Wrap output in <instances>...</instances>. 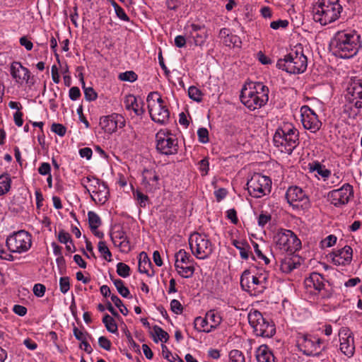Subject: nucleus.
Returning <instances> with one entry per match:
<instances>
[{"mask_svg": "<svg viewBox=\"0 0 362 362\" xmlns=\"http://www.w3.org/2000/svg\"><path fill=\"white\" fill-rule=\"evenodd\" d=\"M98 251L100 253L101 256L107 261H112V253L107 247L106 243L105 241L100 240L98 243Z\"/></svg>", "mask_w": 362, "mask_h": 362, "instance_id": "37998d69", "label": "nucleus"}, {"mask_svg": "<svg viewBox=\"0 0 362 362\" xmlns=\"http://www.w3.org/2000/svg\"><path fill=\"white\" fill-rule=\"evenodd\" d=\"M114 285L115 286L118 293L124 298H132L130 291L127 287L124 284V281L120 279H112Z\"/></svg>", "mask_w": 362, "mask_h": 362, "instance_id": "c9c22d12", "label": "nucleus"}, {"mask_svg": "<svg viewBox=\"0 0 362 362\" xmlns=\"http://www.w3.org/2000/svg\"><path fill=\"white\" fill-rule=\"evenodd\" d=\"M298 264L291 258L286 257L281 262V269L284 273H290L297 267Z\"/></svg>", "mask_w": 362, "mask_h": 362, "instance_id": "ea45409f", "label": "nucleus"}, {"mask_svg": "<svg viewBox=\"0 0 362 362\" xmlns=\"http://www.w3.org/2000/svg\"><path fill=\"white\" fill-rule=\"evenodd\" d=\"M127 235L123 230H119L114 233V234L111 236L112 240L115 245H117V243L123 240L124 238H127Z\"/></svg>", "mask_w": 362, "mask_h": 362, "instance_id": "e2e57ef3", "label": "nucleus"}, {"mask_svg": "<svg viewBox=\"0 0 362 362\" xmlns=\"http://www.w3.org/2000/svg\"><path fill=\"white\" fill-rule=\"evenodd\" d=\"M301 122L305 129L313 133L317 132L322 127V122L317 115L308 105H303L300 108Z\"/></svg>", "mask_w": 362, "mask_h": 362, "instance_id": "6ab92c4d", "label": "nucleus"}, {"mask_svg": "<svg viewBox=\"0 0 362 362\" xmlns=\"http://www.w3.org/2000/svg\"><path fill=\"white\" fill-rule=\"evenodd\" d=\"M70 286L69 277L62 276L59 279V289L62 293H66L70 289Z\"/></svg>", "mask_w": 362, "mask_h": 362, "instance_id": "603ef678", "label": "nucleus"}, {"mask_svg": "<svg viewBox=\"0 0 362 362\" xmlns=\"http://www.w3.org/2000/svg\"><path fill=\"white\" fill-rule=\"evenodd\" d=\"M88 223L90 230L98 229L102 221L100 216L94 211L88 212Z\"/></svg>", "mask_w": 362, "mask_h": 362, "instance_id": "58836bf2", "label": "nucleus"}, {"mask_svg": "<svg viewBox=\"0 0 362 362\" xmlns=\"http://www.w3.org/2000/svg\"><path fill=\"white\" fill-rule=\"evenodd\" d=\"M126 337H127V343H128L129 347L131 349H132L133 351H134L135 352H137V353L140 354L141 353V351H140V346L133 339V338H132V337L131 335V333L129 332H127V333H126Z\"/></svg>", "mask_w": 362, "mask_h": 362, "instance_id": "13d9d810", "label": "nucleus"}, {"mask_svg": "<svg viewBox=\"0 0 362 362\" xmlns=\"http://www.w3.org/2000/svg\"><path fill=\"white\" fill-rule=\"evenodd\" d=\"M189 245L192 254L199 259L209 258L214 250V245L205 233L191 234Z\"/></svg>", "mask_w": 362, "mask_h": 362, "instance_id": "423d86ee", "label": "nucleus"}, {"mask_svg": "<svg viewBox=\"0 0 362 362\" xmlns=\"http://www.w3.org/2000/svg\"><path fill=\"white\" fill-rule=\"evenodd\" d=\"M333 254V262L335 264L346 266L352 260L353 250L350 246L346 245Z\"/></svg>", "mask_w": 362, "mask_h": 362, "instance_id": "b1692460", "label": "nucleus"}, {"mask_svg": "<svg viewBox=\"0 0 362 362\" xmlns=\"http://www.w3.org/2000/svg\"><path fill=\"white\" fill-rule=\"evenodd\" d=\"M358 89H362V79L354 78L350 87L348 88L349 93L351 94V96L355 97V92Z\"/></svg>", "mask_w": 362, "mask_h": 362, "instance_id": "864d4df0", "label": "nucleus"}, {"mask_svg": "<svg viewBox=\"0 0 362 362\" xmlns=\"http://www.w3.org/2000/svg\"><path fill=\"white\" fill-rule=\"evenodd\" d=\"M342 11L339 0H318L313 6V20L326 25L339 19Z\"/></svg>", "mask_w": 362, "mask_h": 362, "instance_id": "7ed1b4c3", "label": "nucleus"}, {"mask_svg": "<svg viewBox=\"0 0 362 362\" xmlns=\"http://www.w3.org/2000/svg\"><path fill=\"white\" fill-rule=\"evenodd\" d=\"M197 136L199 141L202 144H206L209 142V131L206 128L201 127L197 130Z\"/></svg>", "mask_w": 362, "mask_h": 362, "instance_id": "5fc2aeb1", "label": "nucleus"}, {"mask_svg": "<svg viewBox=\"0 0 362 362\" xmlns=\"http://www.w3.org/2000/svg\"><path fill=\"white\" fill-rule=\"evenodd\" d=\"M278 249L284 252L293 254L301 248V242L291 230L281 228L274 237Z\"/></svg>", "mask_w": 362, "mask_h": 362, "instance_id": "6e6552de", "label": "nucleus"}, {"mask_svg": "<svg viewBox=\"0 0 362 362\" xmlns=\"http://www.w3.org/2000/svg\"><path fill=\"white\" fill-rule=\"evenodd\" d=\"M276 147L281 152L291 155L299 144V132L292 124L279 127L273 137Z\"/></svg>", "mask_w": 362, "mask_h": 362, "instance_id": "20e7f679", "label": "nucleus"}, {"mask_svg": "<svg viewBox=\"0 0 362 362\" xmlns=\"http://www.w3.org/2000/svg\"><path fill=\"white\" fill-rule=\"evenodd\" d=\"M250 325L257 336L271 338L276 333V327L273 321L263 315L257 310H251L247 315Z\"/></svg>", "mask_w": 362, "mask_h": 362, "instance_id": "39448f33", "label": "nucleus"}, {"mask_svg": "<svg viewBox=\"0 0 362 362\" xmlns=\"http://www.w3.org/2000/svg\"><path fill=\"white\" fill-rule=\"evenodd\" d=\"M11 183L12 180L9 174L4 173L0 175V197L10 191Z\"/></svg>", "mask_w": 362, "mask_h": 362, "instance_id": "2f4dec72", "label": "nucleus"}, {"mask_svg": "<svg viewBox=\"0 0 362 362\" xmlns=\"http://www.w3.org/2000/svg\"><path fill=\"white\" fill-rule=\"evenodd\" d=\"M156 149L164 155H175L178 152V141L175 135L167 129H160L156 134Z\"/></svg>", "mask_w": 362, "mask_h": 362, "instance_id": "9d476101", "label": "nucleus"}, {"mask_svg": "<svg viewBox=\"0 0 362 362\" xmlns=\"http://www.w3.org/2000/svg\"><path fill=\"white\" fill-rule=\"evenodd\" d=\"M354 195L353 187L349 183L344 184L341 188L334 189L328 193V199L334 206L339 207L346 204L351 197Z\"/></svg>", "mask_w": 362, "mask_h": 362, "instance_id": "f3484780", "label": "nucleus"}, {"mask_svg": "<svg viewBox=\"0 0 362 362\" xmlns=\"http://www.w3.org/2000/svg\"><path fill=\"white\" fill-rule=\"evenodd\" d=\"M33 293L37 297H42L45 295L46 287L42 284H35L33 286Z\"/></svg>", "mask_w": 362, "mask_h": 362, "instance_id": "69168bd1", "label": "nucleus"}, {"mask_svg": "<svg viewBox=\"0 0 362 362\" xmlns=\"http://www.w3.org/2000/svg\"><path fill=\"white\" fill-rule=\"evenodd\" d=\"M73 334L76 339L81 341V343L87 339V337H91V336L86 331L83 332L80 330L77 327L74 326Z\"/></svg>", "mask_w": 362, "mask_h": 362, "instance_id": "8fccbe9b", "label": "nucleus"}, {"mask_svg": "<svg viewBox=\"0 0 362 362\" xmlns=\"http://www.w3.org/2000/svg\"><path fill=\"white\" fill-rule=\"evenodd\" d=\"M337 237L334 235H329L322 240V246L329 247L335 245L337 242Z\"/></svg>", "mask_w": 362, "mask_h": 362, "instance_id": "774afa93", "label": "nucleus"}, {"mask_svg": "<svg viewBox=\"0 0 362 362\" xmlns=\"http://www.w3.org/2000/svg\"><path fill=\"white\" fill-rule=\"evenodd\" d=\"M285 197L288 203L293 209H308L310 208V202L308 196L298 186L288 187Z\"/></svg>", "mask_w": 362, "mask_h": 362, "instance_id": "4468645a", "label": "nucleus"}, {"mask_svg": "<svg viewBox=\"0 0 362 362\" xmlns=\"http://www.w3.org/2000/svg\"><path fill=\"white\" fill-rule=\"evenodd\" d=\"M86 179L90 185L88 187L85 186V188L90 195L91 199L97 204H105L110 194L106 182L95 177H87Z\"/></svg>", "mask_w": 362, "mask_h": 362, "instance_id": "9b49d317", "label": "nucleus"}, {"mask_svg": "<svg viewBox=\"0 0 362 362\" xmlns=\"http://www.w3.org/2000/svg\"><path fill=\"white\" fill-rule=\"evenodd\" d=\"M188 95L192 100L200 103L202 100V91L195 86H190L188 89Z\"/></svg>", "mask_w": 362, "mask_h": 362, "instance_id": "c03bdc74", "label": "nucleus"}, {"mask_svg": "<svg viewBox=\"0 0 362 362\" xmlns=\"http://www.w3.org/2000/svg\"><path fill=\"white\" fill-rule=\"evenodd\" d=\"M247 188L251 196L255 198H260L270 193L272 180L267 176L255 173L247 181Z\"/></svg>", "mask_w": 362, "mask_h": 362, "instance_id": "f8f14e48", "label": "nucleus"}, {"mask_svg": "<svg viewBox=\"0 0 362 362\" xmlns=\"http://www.w3.org/2000/svg\"><path fill=\"white\" fill-rule=\"evenodd\" d=\"M84 92V96L88 101H94L98 98V94L92 87H86L84 85V88H82Z\"/></svg>", "mask_w": 362, "mask_h": 362, "instance_id": "09e8293b", "label": "nucleus"}, {"mask_svg": "<svg viewBox=\"0 0 362 362\" xmlns=\"http://www.w3.org/2000/svg\"><path fill=\"white\" fill-rule=\"evenodd\" d=\"M153 329L154 332L153 341L156 343H157L158 340L162 342H167L169 339V335L165 331L158 325H154Z\"/></svg>", "mask_w": 362, "mask_h": 362, "instance_id": "e433bc0d", "label": "nucleus"}, {"mask_svg": "<svg viewBox=\"0 0 362 362\" xmlns=\"http://www.w3.org/2000/svg\"><path fill=\"white\" fill-rule=\"evenodd\" d=\"M118 78L122 81L134 82L137 80L138 76L133 71H127L125 72L120 73L118 76Z\"/></svg>", "mask_w": 362, "mask_h": 362, "instance_id": "a18cd8bd", "label": "nucleus"}, {"mask_svg": "<svg viewBox=\"0 0 362 362\" xmlns=\"http://www.w3.org/2000/svg\"><path fill=\"white\" fill-rule=\"evenodd\" d=\"M240 98L241 103L250 111L261 108L265 105L264 98H259L247 83L242 88Z\"/></svg>", "mask_w": 362, "mask_h": 362, "instance_id": "a211bd4d", "label": "nucleus"}, {"mask_svg": "<svg viewBox=\"0 0 362 362\" xmlns=\"http://www.w3.org/2000/svg\"><path fill=\"white\" fill-rule=\"evenodd\" d=\"M252 246L254 247L255 252L257 257H258V259L264 260V263L266 264H268L269 263V262H270L269 259L268 257H267L262 253V252L260 250V249L259 247V245L256 242L252 241Z\"/></svg>", "mask_w": 362, "mask_h": 362, "instance_id": "052dcab7", "label": "nucleus"}, {"mask_svg": "<svg viewBox=\"0 0 362 362\" xmlns=\"http://www.w3.org/2000/svg\"><path fill=\"white\" fill-rule=\"evenodd\" d=\"M151 266V262L150 261V259L148 258L147 254L145 252H141L139 255V266L138 269L140 273H146L148 276L150 274H148V267H150Z\"/></svg>", "mask_w": 362, "mask_h": 362, "instance_id": "72a5a7b5", "label": "nucleus"}, {"mask_svg": "<svg viewBox=\"0 0 362 362\" xmlns=\"http://www.w3.org/2000/svg\"><path fill=\"white\" fill-rule=\"evenodd\" d=\"M100 126L106 133L112 134L117 129L125 126V119L121 115L112 114L102 117L100 119Z\"/></svg>", "mask_w": 362, "mask_h": 362, "instance_id": "412c9836", "label": "nucleus"}, {"mask_svg": "<svg viewBox=\"0 0 362 362\" xmlns=\"http://www.w3.org/2000/svg\"><path fill=\"white\" fill-rule=\"evenodd\" d=\"M309 169L310 172H316L324 181L331 175V171L326 168L325 165H322L320 162L316 161L312 164H309Z\"/></svg>", "mask_w": 362, "mask_h": 362, "instance_id": "c756f323", "label": "nucleus"}, {"mask_svg": "<svg viewBox=\"0 0 362 362\" xmlns=\"http://www.w3.org/2000/svg\"><path fill=\"white\" fill-rule=\"evenodd\" d=\"M194 328L199 332H204L205 329H209V322L206 320V317H197L194 322Z\"/></svg>", "mask_w": 362, "mask_h": 362, "instance_id": "79ce46f5", "label": "nucleus"}, {"mask_svg": "<svg viewBox=\"0 0 362 362\" xmlns=\"http://www.w3.org/2000/svg\"><path fill=\"white\" fill-rule=\"evenodd\" d=\"M300 351L306 356H319L327 349V343L316 335L299 334L297 339Z\"/></svg>", "mask_w": 362, "mask_h": 362, "instance_id": "0eeeda50", "label": "nucleus"}, {"mask_svg": "<svg viewBox=\"0 0 362 362\" xmlns=\"http://www.w3.org/2000/svg\"><path fill=\"white\" fill-rule=\"evenodd\" d=\"M199 170L202 173V175L208 174L209 170V162L208 158H204L199 162Z\"/></svg>", "mask_w": 362, "mask_h": 362, "instance_id": "bf43d9fd", "label": "nucleus"}, {"mask_svg": "<svg viewBox=\"0 0 362 362\" xmlns=\"http://www.w3.org/2000/svg\"><path fill=\"white\" fill-rule=\"evenodd\" d=\"M124 104L127 110H132L136 115H141L144 112L143 105L139 107L136 97L133 95H127Z\"/></svg>", "mask_w": 362, "mask_h": 362, "instance_id": "cd10ccee", "label": "nucleus"}, {"mask_svg": "<svg viewBox=\"0 0 362 362\" xmlns=\"http://www.w3.org/2000/svg\"><path fill=\"white\" fill-rule=\"evenodd\" d=\"M175 267L177 273L183 278H190L194 273V264H175Z\"/></svg>", "mask_w": 362, "mask_h": 362, "instance_id": "473e14b6", "label": "nucleus"}, {"mask_svg": "<svg viewBox=\"0 0 362 362\" xmlns=\"http://www.w3.org/2000/svg\"><path fill=\"white\" fill-rule=\"evenodd\" d=\"M272 219L270 214L266 211H262L257 218L258 226L264 228Z\"/></svg>", "mask_w": 362, "mask_h": 362, "instance_id": "3c124183", "label": "nucleus"}, {"mask_svg": "<svg viewBox=\"0 0 362 362\" xmlns=\"http://www.w3.org/2000/svg\"><path fill=\"white\" fill-rule=\"evenodd\" d=\"M57 239L62 244L72 243L71 235L63 229L59 231Z\"/></svg>", "mask_w": 362, "mask_h": 362, "instance_id": "6e6d98bb", "label": "nucleus"}, {"mask_svg": "<svg viewBox=\"0 0 362 362\" xmlns=\"http://www.w3.org/2000/svg\"><path fill=\"white\" fill-rule=\"evenodd\" d=\"M206 320L209 322V328L205 329L204 332L209 333L216 329L222 322V317L215 310H211L206 313Z\"/></svg>", "mask_w": 362, "mask_h": 362, "instance_id": "bb28decb", "label": "nucleus"}, {"mask_svg": "<svg viewBox=\"0 0 362 362\" xmlns=\"http://www.w3.org/2000/svg\"><path fill=\"white\" fill-rule=\"evenodd\" d=\"M258 362H274V356L267 345L260 346L256 353Z\"/></svg>", "mask_w": 362, "mask_h": 362, "instance_id": "c85d7f7f", "label": "nucleus"}, {"mask_svg": "<svg viewBox=\"0 0 362 362\" xmlns=\"http://www.w3.org/2000/svg\"><path fill=\"white\" fill-rule=\"evenodd\" d=\"M250 271L248 269L245 270L240 277V286L243 290L252 293V287H251V276H250Z\"/></svg>", "mask_w": 362, "mask_h": 362, "instance_id": "f704fd0d", "label": "nucleus"}, {"mask_svg": "<svg viewBox=\"0 0 362 362\" xmlns=\"http://www.w3.org/2000/svg\"><path fill=\"white\" fill-rule=\"evenodd\" d=\"M230 362H245L243 353L238 349H233L229 353Z\"/></svg>", "mask_w": 362, "mask_h": 362, "instance_id": "49530a36", "label": "nucleus"}, {"mask_svg": "<svg viewBox=\"0 0 362 362\" xmlns=\"http://www.w3.org/2000/svg\"><path fill=\"white\" fill-rule=\"evenodd\" d=\"M269 285L268 272H258L251 276L252 295H259L262 293Z\"/></svg>", "mask_w": 362, "mask_h": 362, "instance_id": "5701e85b", "label": "nucleus"}, {"mask_svg": "<svg viewBox=\"0 0 362 362\" xmlns=\"http://www.w3.org/2000/svg\"><path fill=\"white\" fill-rule=\"evenodd\" d=\"M175 257V264L178 263V264H190L194 263L192 256L183 249H181L177 252H176Z\"/></svg>", "mask_w": 362, "mask_h": 362, "instance_id": "7c9ffc66", "label": "nucleus"}, {"mask_svg": "<svg viewBox=\"0 0 362 362\" xmlns=\"http://www.w3.org/2000/svg\"><path fill=\"white\" fill-rule=\"evenodd\" d=\"M246 83L259 98H264V103L266 105L269 100V88L262 82L250 81Z\"/></svg>", "mask_w": 362, "mask_h": 362, "instance_id": "a878e982", "label": "nucleus"}, {"mask_svg": "<svg viewBox=\"0 0 362 362\" xmlns=\"http://www.w3.org/2000/svg\"><path fill=\"white\" fill-rule=\"evenodd\" d=\"M38 173L42 175H48L51 174V166L48 163H42L38 168Z\"/></svg>", "mask_w": 362, "mask_h": 362, "instance_id": "338daca9", "label": "nucleus"}, {"mask_svg": "<svg viewBox=\"0 0 362 362\" xmlns=\"http://www.w3.org/2000/svg\"><path fill=\"white\" fill-rule=\"evenodd\" d=\"M208 37V31L204 25L192 24L191 30L187 35L189 43L193 42L196 46H202Z\"/></svg>", "mask_w": 362, "mask_h": 362, "instance_id": "4be33fe9", "label": "nucleus"}, {"mask_svg": "<svg viewBox=\"0 0 362 362\" xmlns=\"http://www.w3.org/2000/svg\"><path fill=\"white\" fill-rule=\"evenodd\" d=\"M98 344L101 348L106 351H110L111 349L112 343L105 337L101 336L98 338Z\"/></svg>", "mask_w": 362, "mask_h": 362, "instance_id": "0e129e2a", "label": "nucleus"}, {"mask_svg": "<svg viewBox=\"0 0 362 362\" xmlns=\"http://www.w3.org/2000/svg\"><path fill=\"white\" fill-rule=\"evenodd\" d=\"M360 35L355 31L341 30L332 37L329 47L333 54L341 59H349L357 54L361 45Z\"/></svg>", "mask_w": 362, "mask_h": 362, "instance_id": "f257e3e1", "label": "nucleus"}, {"mask_svg": "<svg viewBox=\"0 0 362 362\" xmlns=\"http://www.w3.org/2000/svg\"><path fill=\"white\" fill-rule=\"evenodd\" d=\"M308 66L307 57L301 44H298L284 57L278 59L276 67L291 74L303 73Z\"/></svg>", "mask_w": 362, "mask_h": 362, "instance_id": "f03ea898", "label": "nucleus"}, {"mask_svg": "<svg viewBox=\"0 0 362 362\" xmlns=\"http://www.w3.org/2000/svg\"><path fill=\"white\" fill-rule=\"evenodd\" d=\"M159 176L155 171L145 170L144 172L142 184L144 185L147 192H151L153 189H158V181Z\"/></svg>", "mask_w": 362, "mask_h": 362, "instance_id": "393cba45", "label": "nucleus"}, {"mask_svg": "<svg viewBox=\"0 0 362 362\" xmlns=\"http://www.w3.org/2000/svg\"><path fill=\"white\" fill-rule=\"evenodd\" d=\"M10 73L15 81L18 85L26 83L29 87L34 85L33 77L31 76L30 70L23 66L19 62H13L11 64Z\"/></svg>", "mask_w": 362, "mask_h": 362, "instance_id": "2eb2a0df", "label": "nucleus"}, {"mask_svg": "<svg viewBox=\"0 0 362 362\" xmlns=\"http://www.w3.org/2000/svg\"><path fill=\"white\" fill-rule=\"evenodd\" d=\"M170 310L174 313L179 315L182 313L183 307L179 300L173 299L170 302Z\"/></svg>", "mask_w": 362, "mask_h": 362, "instance_id": "680f3d73", "label": "nucleus"}, {"mask_svg": "<svg viewBox=\"0 0 362 362\" xmlns=\"http://www.w3.org/2000/svg\"><path fill=\"white\" fill-rule=\"evenodd\" d=\"M103 322L108 332L113 334L117 332V325L113 317H112L110 315L105 314L103 317Z\"/></svg>", "mask_w": 362, "mask_h": 362, "instance_id": "4c0bfd02", "label": "nucleus"}, {"mask_svg": "<svg viewBox=\"0 0 362 362\" xmlns=\"http://www.w3.org/2000/svg\"><path fill=\"white\" fill-rule=\"evenodd\" d=\"M307 287L313 288L321 298H329L332 295V288L328 281H325L322 275L313 272L305 281Z\"/></svg>", "mask_w": 362, "mask_h": 362, "instance_id": "ddd939ff", "label": "nucleus"}, {"mask_svg": "<svg viewBox=\"0 0 362 362\" xmlns=\"http://www.w3.org/2000/svg\"><path fill=\"white\" fill-rule=\"evenodd\" d=\"M117 273L121 277L127 278L130 275V267L123 262H119L117 264Z\"/></svg>", "mask_w": 362, "mask_h": 362, "instance_id": "de8ad7c7", "label": "nucleus"}, {"mask_svg": "<svg viewBox=\"0 0 362 362\" xmlns=\"http://www.w3.org/2000/svg\"><path fill=\"white\" fill-rule=\"evenodd\" d=\"M32 244L31 234L24 230L13 233L6 239V246L10 252L18 254L28 252Z\"/></svg>", "mask_w": 362, "mask_h": 362, "instance_id": "1a4fd4ad", "label": "nucleus"}, {"mask_svg": "<svg viewBox=\"0 0 362 362\" xmlns=\"http://www.w3.org/2000/svg\"><path fill=\"white\" fill-rule=\"evenodd\" d=\"M157 104L148 105L151 118L155 122L165 124L170 119V111L161 97L156 98Z\"/></svg>", "mask_w": 362, "mask_h": 362, "instance_id": "dca6fc26", "label": "nucleus"}, {"mask_svg": "<svg viewBox=\"0 0 362 362\" xmlns=\"http://www.w3.org/2000/svg\"><path fill=\"white\" fill-rule=\"evenodd\" d=\"M341 351L349 358L354 356L355 345L354 335L348 327H341L339 331Z\"/></svg>", "mask_w": 362, "mask_h": 362, "instance_id": "aec40b11", "label": "nucleus"}, {"mask_svg": "<svg viewBox=\"0 0 362 362\" xmlns=\"http://www.w3.org/2000/svg\"><path fill=\"white\" fill-rule=\"evenodd\" d=\"M51 131L62 137L66 134V128L62 124L53 123L51 126Z\"/></svg>", "mask_w": 362, "mask_h": 362, "instance_id": "4d7b16f0", "label": "nucleus"}, {"mask_svg": "<svg viewBox=\"0 0 362 362\" xmlns=\"http://www.w3.org/2000/svg\"><path fill=\"white\" fill-rule=\"evenodd\" d=\"M133 196L134 199L137 201L138 204L140 207L145 208L148 202V197L144 193H142L140 190L136 189L134 190L133 189Z\"/></svg>", "mask_w": 362, "mask_h": 362, "instance_id": "a19ab883", "label": "nucleus"}]
</instances>
